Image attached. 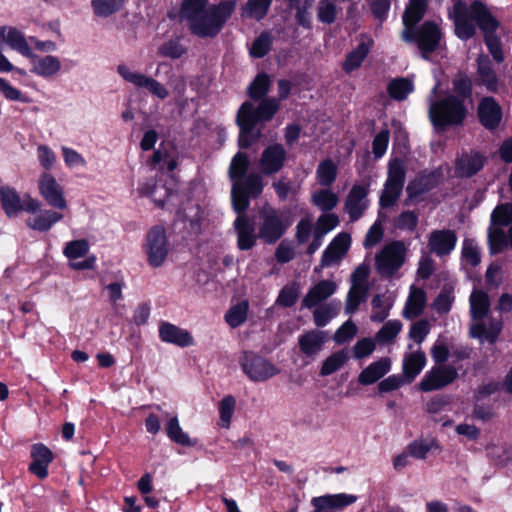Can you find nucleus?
I'll use <instances>...</instances> for the list:
<instances>
[{
    "mask_svg": "<svg viewBox=\"0 0 512 512\" xmlns=\"http://www.w3.org/2000/svg\"><path fill=\"white\" fill-rule=\"evenodd\" d=\"M454 23L455 35L464 41L476 34V25L483 32L484 43L493 60L498 64L505 59L500 38L496 31L499 21L492 15L488 7L481 1L475 0L470 5L457 1L450 14Z\"/></svg>",
    "mask_w": 512,
    "mask_h": 512,
    "instance_id": "nucleus-1",
    "label": "nucleus"
},
{
    "mask_svg": "<svg viewBox=\"0 0 512 512\" xmlns=\"http://www.w3.org/2000/svg\"><path fill=\"white\" fill-rule=\"evenodd\" d=\"M236 5V0H223L216 4H209V0H183L180 17L193 35L214 38L231 18Z\"/></svg>",
    "mask_w": 512,
    "mask_h": 512,
    "instance_id": "nucleus-2",
    "label": "nucleus"
},
{
    "mask_svg": "<svg viewBox=\"0 0 512 512\" xmlns=\"http://www.w3.org/2000/svg\"><path fill=\"white\" fill-rule=\"evenodd\" d=\"M469 302L472 318V324L470 325L471 337L477 338L481 342L495 343L502 330V321L489 316L490 299L488 294L482 290L474 289Z\"/></svg>",
    "mask_w": 512,
    "mask_h": 512,
    "instance_id": "nucleus-3",
    "label": "nucleus"
},
{
    "mask_svg": "<svg viewBox=\"0 0 512 512\" xmlns=\"http://www.w3.org/2000/svg\"><path fill=\"white\" fill-rule=\"evenodd\" d=\"M439 83L432 88L429 96V115L433 124L444 128L449 125H459L463 122L466 109L462 100L457 96L449 95L441 101H434Z\"/></svg>",
    "mask_w": 512,
    "mask_h": 512,
    "instance_id": "nucleus-4",
    "label": "nucleus"
},
{
    "mask_svg": "<svg viewBox=\"0 0 512 512\" xmlns=\"http://www.w3.org/2000/svg\"><path fill=\"white\" fill-rule=\"evenodd\" d=\"M441 37V30L433 21H426L418 28L404 29L402 32V39L405 42L415 43L426 60L439 47Z\"/></svg>",
    "mask_w": 512,
    "mask_h": 512,
    "instance_id": "nucleus-5",
    "label": "nucleus"
},
{
    "mask_svg": "<svg viewBox=\"0 0 512 512\" xmlns=\"http://www.w3.org/2000/svg\"><path fill=\"white\" fill-rule=\"evenodd\" d=\"M406 259V247L400 240H394L385 244L375 255V268L377 273L387 279H391L403 266Z\"/></svg>",
    "mask_w": 512,
    "mask_h": 512,
    "instance_id": "nucleus-6",
    "label": "nucleus"
},
{
    "mask_svg": "<svg viewBox=\"0 0 512 512\" xmlns=\"http://www.w3.org/2000/svg\"><path fill=\"white\" fill-rule=\"evenodd\" d=\"M405 179L404 162L399 158L392 159L388 164L387 179L379 198L381 208H390L397 203L402 194Z\"/></svg>",
    "mask_w": 512,
    "mask_h": 512,
    "instance_id": "nucleus-7",
    "label": "nucleus"
},
{
    "mask_svg": "<svg viewBox=\"0 0 512 512\" xmlns=\"http://www.w3.org/2000/svg\"><path fill=\"white\" fill-rule=\"evenodd\" d=\"M259 216L258 237L269 245L276 243L291 225L289 219L282 212L272 207L263 208Z\"/></svg>",
    "mask_w": 512,
    "mask_h": 512,
    "instance_id": "nucleus-8",
    "label": "nucleus"
},
{
    "mask_svg": "<svg viewBox=\"0 0 512 512\" xmlns=\"http://www.w3.org/2000/svg\"><path fill=\"white\" fill-rule=\"evenodd\" d=\"M263 191L262 178L257 173H249L245 177L234 180L231 190L233 208L237 213H244L251 198H257Z\"/></svg>",
    "mask_w": 512,
    "mask_h": 512,
    "instance_id": "nucleus-9",
    "label": "nucleus"
},
{
    "mask_svg": "<svg viewBox=\"0 0 512 512\" xmlns=\"http://www.w3.org/2000/svg\"><path fill=\"white\" fill-rule=\"evenodd\" d=\"M239 364L243 373L253 382H264L280 373V369L271 361L252 351H244Z\"/></svg>",
    "mask_w": 512,
    "mask_h": 512,
    "instance_id": "nucleus-10",
    "label": "nucleus"
},
{
    "mask_svg": "<svg viewBox=\"0 0 512 512\" xmlns=\"http://www.w3.org/2000/svg\"><path fill=\"white\" fill-rule=\"evenodd\" d=\"M147 261L154 268L161 267L169 253V242L163 226H155L149 230L144 243Z\"/></svg>",
    "mask_w": 512,
    "mask_h": 512,
    "instance_id": "nucleus-11",
    "label": "nucleus"
},
{
    "mask_svg": "<svg viewBox=\"0 0 512 512\" xmlns=\"http://www.w3.org/2000/svg\"><path fill=\"white\" fill-rule=\"evenodd\" d=\"M90 244L86 239L69 241L63 248V255L68 259V266L75 271L93 270L96 267L97 258L94 254H88Z\"/></svg>",
    "mask_w": 512,
    "mask_h": 512,
    "instance_id": "nucleus-12",
    "label": "nucleus"
},
{
    "mask_svg": "<svg viewBox=\"0 0 512 512\" xmlns=\"http://www.w3.org/2000/svg\"><path fill=\"white\" fill-rule=\"evenodd\" d=\"M42 203L29 194L20 196L16 190L10 187H2V208L8 217H16L20 212L34 214Z\"/></svg>",
    "mask_w": 512,
    "mask_h": 512,
    "instance_id": "nucleus-13",
    "label": "nucleus"
},
{
    "mask_svg": "<svg viewBox=\"0 0 512 512\" xmlns=\"http://www.w3.org/2000/svg\"><path fill=\"white\" fill-rule=\"evenodd\" d=\"M475 85L482 86L490 93H499L503 88V81L494 69L488 55L481 53L476 58Z\"/></svg>",
    "mask_w": 512,
    "mask_h": 512,
    "instance_id": "nucleus-14",
    "label": "nucleus"
},
{
    "mask_svg": "<svg viewBox=\"0 0 512 512\" xmlns=\"http://www.w3.org/2000/svg\"><path fill=\"white\" fill-rule=\"evenodd\" d=\"M117 72L128 83L137 88L147 89L152 95L159 99H165L169 95L168 89L158 80L140 72L132 71L125 64L118 65Z\"/></svg>",
    "mask_w": 512,
    "mask_h": 512,
    "instance_id": "nucleus-15",
    "label": "nucleus"
},
{
    "mask_svg": "<svg viewBox=\"0 0 512 512\" xmlns=\"http://www.w3.org/2000/svg\"><path fill=\"white\" fill-rule=\"evenodd\" d=\"M458 377V371L451 365H439L427 371L419 382L423 392L439 390L453 383Z\"/></svg>",
    "mask_w": 512,
    "mask_h": 512,
    "instance_id": "nucleus-16",
    "label": "nucleus"
},
{
    "mask_svg": "<svg viewBox=\"0 0 512 512\" xmlns=\"http://www.w3.org/2000/svg\"><path fill=\"white\" fill-rule=\"evenodd\" d=\"M38 189L41 197L49 206L59 210H65L68 207L64 188L57 182L52 174L45 172L40 175L38 179Z\"/></svg>",
    "mask_w": 512,
    "mask_h": 512,
    "instance_id": "nucleus-17",
    "label": "nucleus"
},
{
    "mask_svg": "<svg viewBox=\"0 0 512 512\" xmlns=\"http://www.w3.org/2000/svg\"><path fill=\"white\" fill-rule=\"evenodd\" d=\"M279 108V100L275 97H270L263 99L257 107H254L253 103L246 101L240 106L238 113L242 117L252 120L256 126L259 122L270 121Z\"/></svg>",
    "mask_w": 512,
    "mask_h": 512,
    "instance_id": "nucleus-18",
    "label": "nucleus"
},
{
    "mask_svg": "<svg viewBox=\"0 0 512 512\" xmlns=\"http://www.w3.org/2000/svg\"><path fill=\"white\" fill-rule=\"evenodd\" d=\"M457 239V234L453 230H433L428 236L429 251L440 258L448 256L455 249Z\"/></svg>",
    "mask_w": 512,
    "mask_h": 512,
    "instance_id": "nucleus-19",
    "label": "nucleus"
},
{
    "mask_svg": "<svg viewBox=\"0 0 512 512\" xmlns=\"http://www.w3.org/2000/svg\"><path fill=\"white\" fill-rule=\"evenodd\" d=\"M358 497L353 494L338 493L314 497L311 500L313 512H337L352 505Z\"/></svg>",
    "mask_w": 512,
    "mask_h": 512,
    "instance_id": "nucleus-20",
    "label": "nucleus"
},
{
    "mask_svg": "<svg viewBox=\"0 0 512 512\" xmlns=\"http://www.w3.org/2000/svg\"><path fill=\"white\" fill-rule=\"evenodd\" d=\"M367 195L368 189L364 185L352 186L344 203V210L349 215L350 221H357L363 216L368 208Z\"/></svg>",
    "mask_w": 512,
    "mask_h": 512,
    "instance_id": "nucleus-21",
    "label": "nucleus"
},
{
    "mask_svg": "<svg viewBox=\"0 0 512 512\" xmlns=\"http://www.w3.org/2000/svg\"><path fill=\"white\" fill-rule=\"evenodd\" d=\"M351 237L348 233L337 234L322 253L320 266L331 267L338 263L348 252Z\"/></svg>",
    "mask_w": 512,
    "mask_h": 512,
    "instance_id": "nucleus-22",
    "label": "nucleus"
},
{
    "mask_svg": "<svg viewBox=\"0 0 512 512\" xmlns=\"http://www.w3.org/2000/svg\"><path fill=\"white\" fill-rule=\"evenodd\" d=\"M486 157L477 151L463 152L455 161V175L470 178L476 175L485 165Z\"/></svg>",
    "mask_w": 512,
    "mask_h": 512,
    "instance_id": "nucleus-23",
    "label": "nucleus"
},
{
    "mask_svg": "<svg viewBox=\"0 0 512 512\" xmlns=\"http://www.w3.org/2000/svg\"><path fill=\"white\" fill-rule=\"evenodd\" d=\"M286 156V150L281 144H273L265 148L260 158L262 173L272 175L279 172L284 166Z\"/></svg>",
    "mask_w": 512,
    "mask_h": 512,
    "instance_id": "nucleus-24",
    "label": "nucleus"
},
{
    "mask_svg": "<svg viewBox=\"0 0 512 512\" xmlns=\"http://www.w3.org/2000/svg\"><path fill=\"white\" fill-rule=\"evenodd\" d=\"M159 338L164 343L185 348L194 345L191 333L170 322L161 321L159 324Z\"/></svg>",
    "mask_w": 512,
    "mask_h": 512,
    "instance_id": "nucleus-25",
    "label": "nucleus"
},
{
    "mask_svg": "<svg viewBox=\"0 0 512 512\" xmlns=\"http://www.w3.org/2000/svg\"><path fill=\"white\" fill-rule=\"evenodd\" d=\"M32 462L29 464V471L39 479H45L48 476V466L53 460L51 450L42 443H37L31 447Z\"/></svg>",
    "mask_w": 512,
    "mask_h": 512,
    "instance_id": "nucleus-26",
    "label": "nucleus"
},
{
    "mask_svg": "<svg viewBox=\"0 0 512 512\" xmlns=\"http://www.w3.org/2000/svg\"><path fill=\"white\" fill-rule=\"evenodd\" d=\"M234 222V228L237 234V246L240 250L252 249L257 241L254 223L244 213H238Z\"/></svg>",
    "mask_w": 512,
    "mask_h": 512,
    "instance_id": "nucleus-27",
    "label": "nucleus"
},
{
    "mask_svg": "<svg viewBox=\"0 0 512 512\" xmlns=\"http://www.w3.org/2000/svg\"><path fill=\"white\" fill-rule=\"evenodd\" d=\"M337 284L332 280H321L313 285L302 300V306L308 309L318 306L337 291Z\"/></svg>",
    "mask_w": 512,
    "mask_h": 512,
    "instance_id": "nucleus-28",
    "label": "nucleus"
},
{
    "mask_svg": "<svg viewBox=\"0 0 512 512\" xmlns=\"http://www.w3.org/2000/svg\"><path fill=\"white\" fill-rule=\"evenodd\" d=\"M441 176L442 174L438 170L424 172L418 175L406 188L408 197L410 199H415L420 195L431 191L439 184Z\"/></svg>",
    "mask_w": 512,
    "mask_h": 512,
    "instance_id": "nucleus-29",
    "label": "nucleus"
},
{
    "mask_svg": "<svg viewBox=\"0 0 512 512\" xmlns=\"http://www.w3.org/2000/svg\"><path fill=\"white\" fill-rule=\"evenodd\" d=\"M478 117L485 128L495 129L502 118L501 107L493 97H484L478 105Z\"/></svg>",
    "mask_w": 512,
    "mask_h": 512,
    "instance_id": "nucleus-30",
    "label": "nucleus"
},
{
    "mask_svg": "<svg viewBox=\"0 0 512 512\" xmlns=\"http://www.w3.org/2000/svg\"><path fill=\"white\" fill-rule=\"evenodd\" d=\"M26 220V226L34 231L48 232L63 215L51 209H39Z\"/></svg>",
    "mask_w": 512,
    "mask_h": 512,
    "instance_id": "nucleus-31",
    "label": "nucleus"
},
{
    "mask_svg": "<svg viewBox=\"0 0 512 512\" xmlns=\"http://www.w3.org/2000/svg\"><path fill=\"white\" fill-rule=\"evenodd\" d=\"M2 43L25 57L34 56L24 34L15 27L2 26Z\"/></svg>",
    "mask_w": 512,
    "mask_h": 512,
    "instance_id": "nucleus-32",
    "label": "nucleus"
},
{
    "mask_svg": "<svg viewBox=\"0 0 512 512\" xmlns=\"http://www.w3.org/2000/svg\"><path fill=\"white\" fill-rule=\"evenodd\" d=\"M427 296L424 289L420 287H416L412 285L409 290V295L407 297L404 309H403V317L412 320L418 316H420L426 306Z\"/></svg>",
    "mask_w": 512,
    "mask_h": 512,
    "instance_id": "nucleus-33",
    "label": "nucleus"
},
{
    "mask_svg": "<svg viewBox=\"0 0 512 512\" xmlns=\"http://www.w3.org/2000/svg\"><path fill=\"white\" fill-rule=\"evenodd\" d=\"M327 340V332L320 330H310L299 337L298 343L301 352L308 356L318 354Z\"/></svg>",
    "mask_w": 512,
    "mask_h": 512,
    "instance_id": "nucleus-34",
    "label": "nucleus"
},
{
    "mask_svg": "<svg viewBox=\"0 0 512 512\" xmlns=\"http://www.w3.org/2000/svg\"><path fill=\"white\" fill-rule=\"evenodd\" d=\"M391 362L388 358H381L372 362L358 376V382L361 385H371L377 382L390 371Z\"/></svg>",
    "mask_w": 512,
    "mask_h": 512,
    "instance_id": "nucleus-35",
    "label": "nucleus"
},
{
    "mask_svg": "<svg viewBox=\"0 0 512 512\" xmlns=\"http://www.w3.org/2000/svg\"><path fill=\"white\" fill-rule=\"evenodd\" d=\"M32 59L33 68L32 72L41 77H51L57 74L61 69V62L58 57L47 55L44 57H37L35 54Z\"/></svg>",
    "mask_w": 512,
    "mask_h": 512,
    "instance_id": "nucleus-36",
    "label": "nucleus"
},
{
    "mask_svg": "<svg viewBox=\"0 0 512 512\" xmlns=\"http://www.w3.org/2000/svg\"><path fill=\"white\" fill-rule=\"evenodd\" d=\"M394 301L385 294H376L371 300L370 320L374 323H381L388 318Z\"/></svg>",
    "mask_w": 512,
    "mask_h": 512,
    "instance_id": "nucleus-37",
    "label": "nucleus"
},
{
    "mask_svg": "<svg viewBox=\"0 0 512 512\" xmlns=\"http://www.w3.org/2000/svg\"><path fill=\"white\" fill-rule=\"evenodd\" d=\"M426 365V356L422 351L412 352L404 357L403 374L408 382L413 381Z\"/></svg>",
    "mask_w": 512,
    "mask_h": 512,
    "instance_id": "nucleus-38",
    "label": "nucleus"
},
{
    "mask_svg": "<svg viewBox=\"0 0 512 512\" xmlns=\"http://www.w3.org/2000/svg\"><path fill=\"white\" fill-rule=\"evenodd\" d=\"M342 303L340 300H332L320 306L314 307L313 320L317 327L326 326L333 318H335L341 310Z\"/></svg>",
    "mask_w": 512,
    "mask_h": 512,
    "instance_id": "nucleus-39",
    "label": "nucleus"
},
{
    "mask_svg": "<svg viewBox=\"0 0 512 512\" xmlns=\"http://www.w3.org/2000/svg\"><path fill=\"white\" fill-rule=\"evenodd\" d=\"M426 8V0H410L402 17L404 29H413L424 17Z\"/></svg>",
    "mask_w": 512,
    "mask_h": 512,
    "instance_id": "nucleus-40",
    "label": "nucleus"
},
{
    "mask_svg": "<svg viewBox=\"0 0 512 512\" xmlns=\"http://www.w3.org/2000/svg\"><path fill=\"white\" fill-rule=\"evenodd\" d=\"M371 47V40L366 38L362 39L360 43L353 49L346 57L343 64V69L346 72H352L359 68L369 53Z\"/></svg>",
    "mask_w": 512,
    "mask_h": 512,
    "instance_id": "nucleus-41",
    "label": "nucleus"
},
{
    "mask_svg": "<svg viewBox=\"0 0 512 512\" xmlns=\"http://www.w3.org/2000/svg\"><path fill=\"white\" fill-rule=\"evenodd\" d=\"M236 398L231 395H225L218 403L217 409L219 413L218 426L222 429H229L236 410Z\"/></svg>",
    "mask_w": 512,
    "mask_h": 512,
    "instance_id": "nucleus-42",
    "label": "nucleus"
},
{
    "mask_svg": "<svg viewBox=\"0 0 512 512\" xmlns=\"http://www.w3.org/2000/svg\"><path fill=\"white\" fill-rule=\"evenodd\" d=\"M271 4L272 0H248L241 8V16L260 21L268 14Z\"/></svg>",
    "mask_w": 512,
    "mask_h": 512,
    "instance_id": "nucleus-43",
    "label": "nucleus"
},
{
    "mask_svg": "<svg viewBox=\"0 0 512 512\" xmlns=\"http://www.w3.org/2000/svg\"><path fill=\"white\" fill-rule=\"evenodd\" d=\"M311 202L320 211L327 213L338 205L339 197L331 189H320L311 195Z\"/></svg>",
    "mask_w": 512,
    "mask_h": 512,
    "instance_id": "nucleus-44",
    "label": "nucleus"
},
{
    "mask_svg": "<svg viewBox=\"0 0 512 512\" xmlns=\"http://www.w3.org/2000/svg\"><path fill=\"white\" fill-rule=\"evenodd\" d=\"M387 91L392 99L402 101L414 91V83L409 78H395L389 82Z\"/></svg>",
    "mask_w": 512,
    "mask_h": 512,
    "instance_id": "nucleus-45",
    "label": "nucleus"
},
{
    "mask_svg": "<svg viewBox=\"0 0 512 512\" xmlns=\"http://www.w3.org/2000/svg\"><path fill=\"white\" fill-rule=\"evenodd\" d=\"M490 250L492 253H500L508 245L512 247V226L509 228L508 234L502 228H490L488 233Z\"/></svg>",
    "mask_w": 512,
    "mask_h": 512,
    "instance_id": "nucleus-46",
    "label": "nucleus"
},
{
    "mask_svg": "<svg viewBox=\"0 0 512 512\" xmlns=\"http://www.w3.org/2000/svg\"><path fill=\"white\" fill-rule=\"evenodd\" d=\"M337 166L329 158L322 160L316 169V180L322 187H330L336 180Z\"/></svg>",
    "mask_w": 512,
    "mask_h": 512,
    "instance_id": "nucleus-47",
    "label": "nucleus"
},
{
    "mask_svg": "<svg viewBox=\"0 0 512 512\" xmlns=\"http://www.w3.org/2000/svg\"><path fill=\"white\" fill-rule=\"evenodd\" d=\"M271 79L266 73H259L248 86L247 93L252 100L263 99L270 91Z\"/></svg>",
    "mask_w": 512,
    "mask_h": 512,
    "instance_id": "nucleus-48",
    "label": "nucleus"
},
{
    "mask_svg": "<svg viewBox=\"0 0 512 512\" xmlns=\"http://www.w3.org/2000/svg\"><path fill=\"white\" fill-rule=\"evenodd\" d=\"M369 287L351 285L345 303V313L354 314L362 302L366 301Z\"/></svg>",
    "mask_w": 512,
    "mask_h": 512,
    "instance_id": "nucleus-49",
    "label": "nucleus"
},
{
    "mask_svg": "<svg viewBox=\"0 0 512 512\" xmlns=\"http://www.w3.org/2000/svg\"><path fill=\"white\" fill-rule=\"evenodd\" d=\"M165 429L166 434L171 441L182 446L193 445L189 435L181 428L177 416H173L167 421Z\"/></svg>",
    "mask_w": 512,
    "mask_h": 512,
    "instance_id": "nucleus-50",
    "label": "nucleus"
},
{
    "mask_svg": "<svg viewBox=\"0 0 512 512\" xmlns=\"http://www.w3.org/2000/svg\"><path fill=\"white\" fill-rule=\"evenodd\" d=\"M402 327L403 325L400 320H389L376 333L375 340L380 344L389 343L397 337Z\"/></svg>",
    "mask_w": 512,
    "mask_h": 512,
    "instance_id": "nucleus-51",
    "label": "nucleus"
},
{
    "mask_svg": "<svg viewBox=\"0 0 512 512\" xmlns=\"http://www.w3.org/2000/svg\"><path fill=\"white\" fill-rule=\"evenodd\" d=\"M249 168V159L245 153L238 152L232 158L229 167V177L234 184V180H238L247 175V171Z\"/></svg>",
    "mask_w": 512,
    "mask_h": 512,
    "instance_id": "nucleus-52",
    "label": "nucleus"
},
{
    "mask_svg": "<svg viewBox=\"0 0 512 512\" xmlns=\"http://www.w3.org/2000/svg\"><path fill=\"white\" fill-rule=\"evenodd\" d=\"M348 360V353L345 350H340L330 355L323 362L320 370L322 376H328L338 371Z\"/></svg>",
    "mask_w": 512,
    "mask_h": 512,
    "instance_id": "nucleus-53",
    "label": "nucleus"
},
{
    "mask_svg": "<svg viewBox=\"0 0 512 512\" xmlns=\"http://www.w3.org/2000/svg\"><path fill=\"white\" fill-rule=\"evenodd\" d=\"M248 303L240 302L232 306L225 314V321L232 328H237L247 319Z\"/></svg>",
    "mask_w": 512,
    "mask_h": 512,
    "instance_id": "nucleus-54",
    "label": "nucleus"
},
{
    "mask_svg": "<svg viewBox=\"0 0 512 512\" xmlns=\"http://www.w3.org/2000/svg\"><path fill=\"white\" fill-rule=\"evenodd\" d=\"M339 217L335 213H322L316 220L313 232L325 236L339 225Z\"/></svg>",
    "mask_w": 512,
    "mask_h": 512,
    "instance_id": "nucleus-55",
    "label": "nucleus"
},
{
    "mask_svg": "<svg viewBox=\"0 0 512 512\" xmlns=\"http://www.w3.org/2000/svg\"><path fill=\"white\" fill-rule=\"evenodd\" d=\"M94 13L99 17H108L120 10L123 0H92Z\"/></svg>",
    "mask_w": 512,
    "mask_h": 512,
    "instance_id": "nucleus-56",
    "label": "nucleus"
},
{
    "mask_svg": "<svg viewBox=\"0 0 512 512\" xmlns=\"http://www.w3.org/2000/svg\"><path fill=\"white\" fill-rule=\"evenodd\" d=\"M237 125L240 128L238 144L241 148H248L252 144V131L255 128L252 120L247 119L246 117H242L239 113H237Z\"/></svg>",
    "mask_w": 512,
    "mask_h": 512,
    "instance_id": "nucleus-57",
    "label": "nucleus"
},
{
    "mask_svg": "<svg viewBox=\"0 0 512 512\" xmlns=\"http://www.w3.org/2000/svg\"><path fill=\"white\" fill-rule=\"evenodd\" d=\"M300 295V289L298 284L292 283L285 285L276 300V303L280 306L289 308L292 307L298 300Z\"/></svg>",
    "mask_w": 512,
    "mask_h": 512,
    "instance_id": "nucleus-58",
    "label": "nucleus"
},
{
    "mask_svg": "<svg viewBox=\"0 0 512 512\" xmlns=\"http://www.w3.org/2000/svg\"><path fill=\"white\" fill-rule=\"evenodd\" d=\"M512 223V204L505 203L498 205L491 214V224L493 226H508Z\"/></svg>",
    "mask_w": 512,
    "mask_h": 512,
    "instance_id": "nucleus-59",
    "label": "nucleus"
},
{
    "mask_svg": "<svg viewBox=\"0 0 512 512\" xmlns=\"http://www.w3.org/2000/svg\"><path fill=\"white\" fill-rule=\"evenodd\" d=\"M419 215L415 211L406 210L394 220L395 228L401 231L413 232L418 225Z\"/></svg>",
    "mask_w": 512,
    "mask_h": 512,
    "instance_id": "nucleus-60",
    "label": "nucleus"
},
{
    "mask_svg": "<svg viewBox=\"0 0 512 512\" xmlns=\"http://www.w3.org/2000/svg\"><path fill=\"white\" fill-rule=\"evenodd\" d=\"M272 37L268 32L261 33L252 43L250 55L254 58H262L271 49Z\"/></svg>",
    "mask_w": 512,
    "mask_h": 512,
    "instance_id": "nucleus-61",
    "label": "nucleus"
},
{
    "mask_svg": "<svg viewBox=\"0 0 512 512\" xmlns=\"http://www.w3.org/2000/svg\"><path fill=\"white\" fill-rule=\"evenodd\" d=\"M159 54L171 58L179 59L187 52V48L181 44L179 39H170L159 47Z\"/></svg>",
    "mask_w": 512,
    "mask_h": 512,
    "instance_id": "nucleus-62",
    "label": "nucleus"
},
{
    "mask_svg": "<svg viewBox=\"0 0 512 512\" xmlns=\"http://www.w3.org/2000/svg\"><path fill=\"white\" fill-rule=\"evenodd\" d=\"M318 20L324 24H332L337 18V7L332 0H320L317 9Z\"/></svg>",
    "mask_w": 512,
    "mask_h": 512,
    "instance_id": "nucleus-63",
    "label": "nucleus"
},
{
    "mask_svg": "<svg viewBox=\"0 0 512 512\" xmlns=\"http://www.w3.org/2000/svg\"><path fill=\"white\" fill-rule=\"evenodd\" d=\"M296 252L293 243L289 240H282L275 250V260L280 264H285L295 258Z\"/></svg>",
    "mask_w": 512,
    "mask_h": 512,
    "instance_id": "nucleus-64",
    "label": "nucleus"
}]
</instances>
